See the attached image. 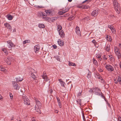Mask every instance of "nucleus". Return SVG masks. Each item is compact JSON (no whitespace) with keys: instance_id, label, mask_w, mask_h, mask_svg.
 <instances>
[{"instance_id":"63","label":"nucleus","mask_w":121,"mask_h":121,"mask_svg":"<svg viewBox=\"0 0 121 121\" xmlns=\"http://www.w3.org/2000/svg\"><path fill=\"white\" fill-rule=\"evenodd\" d=\"M79 8H82L83 9V5L82 6H80L79 7Z\"/></svg>"},{"instance_id":"59","label":"nucleus","mask_w":121,"mask_h":121,"mask_svg":"<svg viewBox=\"0 0 121 121\" xmlns=\"http://www.w3.org/2000/svg\"><path fill=\"white\" fill-rule=\"evenodd\" d=\"M55 113H57L58 112V111L57 110H56L55 111Z\"/></svg>"},{"instance_id":"7","label":"nucleus","mask_w":121,"mask_h":121,"mask_svg":"<svg viewBox=\"0 0 121 121\" xmlns=\"http://www.w3.org/2000/svg\"><path fill=\"white\" fill-rule=\"evenodd\" d=\"M75 30L77 34L79 36H81V32L79 30V27L78 26H77Z\"/></svg>"},{"instance_id":"61","label":"nucleus","mask_w":121,"mask_h":121,"mask_svg":"<svg viewBox=\"0 0 121 121\" xmlns=\"http://www.w3.org/2000/svg\"><path fill=\"white\" fill-rule=\"evenodd\" d=\"M14 119V117H12V118L11 119V120H13Z\"/></svg>"},{"instance_id":"52","label":"nucleus","mask_w":121,"mask_h":121,"mask_svg":"<svg viewBox=\"0 0 121 121\" xmlns=\"http://www.w3.org/2000/svg\"><path fill=\"white\" fill-rule=\"evenodd\" d=\"M103 58L105 60H106L107 59V58L105 56V55L104 56Z\"/></svg>"},{"instance_id":"35","label":"nucleus","mask_w":121,"mask_h":121,"mask_svg":"<svg viewBox=\"0 0 121 121\" xmlns=\"http://www.w3.org/2000/svg\"><path fill=\"white\" fill-rule=\"evenodd\" d=\"M89 6L86 5H83V9H88Z\"/></svg>"},{"instance_id":"49","label":"nucleus","mask_w":121,"mask_h":121,"mask_svg":"<svg viewBox=\"0 0 121 121\" xmlns=\"http://www.w3.org/2000/svg\"><path fill=\"white\" fill-rule=\"evenodd\" d=\"M82 117H83V120L84 121H86L84 115L83 114H82Z\"/></svg>"},{"instance_id":"58","label":"nucleus","mask_w":121,"mask_h":121,"mask_svg":"<svg viewBox=\"0 0 121 121\" xmlns=\"http://www.w3.org/2000/svg\"><path fill=\"white\" fill-rule=\"evenodd\" d=\"M13 46H11L10 45H9V46H8V48H9V49H10V48H11V47H12Z\"/></svg>"},{"instance_id":"21","label":"nucleus","mask_w":121,"mask_h":121,"mask_svg":"<svg viewBox=\"0 0 121 121\" xmlns=\"http://www.w3.org/2000/svg\"><path fill=\"white\" fill-rule=\"evenodd\" d=\"M7 61L9 62V63H8L9 65H10L11 64V63L10 62L11 61V59H12V58L11 57H7Z\"/></svg>"},{"instance_id":"54","label":"nucleus","mask_w":121,"mask_h":121,"mask_svg":"<svg viewBox=\"0 0 121 121\" xmlns=\"http://www.w3.org/2000/svg\"><path fill=\"white\" fill-rule=\"evenodd\" d=\"M96 57L98 58H99L100 57H101V56L100 55L97 56Z\"/></svg>"},{"instance_id":"44","label":"nucleus","mask_w":121,"mask_h":121,"mask_svg":"<svg viewBox=\"0 0 121 121\" xmlns=\"http://www.w3.org/2000/svg\"><path fill=\"white\" fill-rule=\"evenodd\" d=\"M61 84V86L63 87H64L65 86V83L63 81L61 82L60 83Z\"/></svg>"},{"instance_id":"27","label":"nucleus","mask_w":121,"mask_h":121,"mask_svg":"<svg viewBox=\"0 0 121 121\" xmlns=\"http://www.w3.org/2000/svg\"><path fill=\"white\" fill-rule=\"evenodd\" d=\"M16 80L17 81L21 82L23 80V79L22 78H21L20 77H19L16 78Z\"/></svg>"},{"instance_id":"10","label":"nucleus","mask_w":121,"mask_h":121,"mask_svg":"<svg viewBox=\"0 0 121 121\" xmlns=\"http://www.w3.org/2000/svg\"><path fill=\"white\" fill-rule=\"evenodd\" d=\"M98 11L97 10H95L92 12L91 13V15L94 17L97 16L98 14Z\"/></svg>"},{"instance_id":"39","label":"nucleus","mask_w":121,"mask_h":121,"mask_svg":"<svg viewBox=\"0 0 121 121\" xmlns=\"http://www.w3.org/2000/svg\"><path fill=\"white\" fill-rule=\"evenodd\" d=\"M47 14H46L44 12H42V17H44L46 16H47Z\"/></svg>"},{"instance_id":"32","label":"nucleus","mask_w":121,"mask_h":121,"mask_svg":"<svg viewBox=\"0 0 121 121\" xmlns=\"http://www.w3.org/2000/svg\"><path fill=\"white\" fill-rule=\"evenodd\" d=\"M7 43L9 44V45H10L11 46H13V44L12 43V42L10 41L9 40L7 42Z\"/></svg>"},{"instance_id":"13","label":"nucleus","mask_w":121,"mask_h":121,"mask_svg":"<svg viewBox=\"0 0 121 121\" xmlns=\"http://www.w3.org/2000/svg\"><path fill=\"white\" fill-rule=\"evenodd\" d=\"M59 32V35L62 38H63L64 37L65 35L64 32L63 30H61V31H60Z\"/></svg>"},{"instance_id":"37","label":"nucleus","mask_w":121,"mask_h":121,"mask_svg":"<svg viewBox=\"0 0 121 121\" xmlns=\"http://www.w3.org/2000/svg\"><path fill=\"white\" fill-rule=\"evenodd\" d=\"M69 9L68 8H66L65 10H62L63 11L64 13H65L68 11L69 10Z\"/></svg>"},{"instance_id":"53","label":"nucleus","mask_w":121,"mask_h":121,"mask_svg":"<svg viewBox=\"0 0 121 121\" xmlns=\"http://www.w3.org/2000/svg\"><path fill=\"white\" fill-rule=\"evenodd\" d=\"M98 70L100 72H101L103 71V70L100 68H99L98 69Z\"/></svg>"},{"instance_id":"5","label":"nucleus","mask_w":121,"mask_h":121,"mask_svg":"<svg viewBox=\"0 0 121 121\" xmlns=\"http://www.w3.org/2000/svg\"><path fill=\"white\" fill-rule=\"evenodd\" d=\"M31 72L30 73V74L31 75V77L34 79L36 78V77L35 75L33 73V72H34L35 73H35H36V72L33 69H31Z\"/></svg>"},{"instance_id":"42","label":"nucleus","mask_w":121,"mask_h":121,"mask_svg":"<svg viewBox=\"0 0 121 121\" xmlns=\"http://www.w3.org/2000/svg\"><path fill=\"white\" fill-rule=\"evenodd\" d=\"M35 110L36 111L37 110V109H39V106H37L36 105L35 106Z\"/></svg>"},{"instance_id":"25","label":"nucleus","mask_w":121,"mask_h":121,"mask_svg":"<svg viewBox=\"0 0 121 121\" xmlns=\"http://www.w3.org/2000/svg\"><path fill=\"white\" fill-rule=\"evenodd\" d=\"M2 50L5 53V54L6 55H8V52L6 49L3 48L2 49Z\"/></svg>"},{"instance_id":"62","label":"nucleus","mask_w":121,"mask_h":121,"mask_svg":"<svg viewBox=\"0 0 121 121\" xmlns=\"http://www.w3.org/2000/svg\"><path fill=\"white\" fill-rule=\"evenodd\" d=\"M102 97L103 98H105V97L103 95H101Z\"/></svg>"},{"instance_id":"34","label":"nucleus","mask_w":121,"mask_h":121,"mask_svg":"<svg viewBox=\"0 0 121 121\" xmlns=\"http://www.w3.org/2000/svg\"><path fill=\"white\" fill-rule=\"evenodd\" d=\"M5 70L4 68L1 65L0 66V70L1 71H4Z\"/></svg>"},{"instance_id":"50","label":"nucleus","mask_w":121,"mask_h":121,"mask_svg":"<svg viewBox=\"0 0 121 121\" xmlns=\"http://www.w3.org/2000/svg\"><path fill=\"white\" fill-rule=\"evenodd\" d=\"M92 42L93 43H94V44H95V43H96V42L95 41L94 39L92 41Z\"/></svg>"},{"instance_id":"2","label":"nucleus","mask_w":121,"mask_h":121,"mask_svg":"<svg viewBox=\"0 0 121 121\" xmlns=\"http://www.w3.org/2000/svg\"><path fill=\"white\" fill-rule=\"evenodd\" d=\"M22 99L24 101L25 104L28 105H30L29 100L26 95H22Z\"/></svg>"},{"instance_id":"23","label":"nucleus","mask_w":121,"mask_h":121,"mask_svg":"<svg viewBox=\"0 0 121 121\" xmlns=\"http://www.w3.org/2000/svg\"><path fill=\"white\" fill-rule=\"evenodd\" d=\"M46 13L48 15L50 16L51 12L50 10H47L45 11Z\"/></svg>"},{"instance_id":"40","label":"nucleus","mask_w":121,"mask_h":121,"mask_svg":"<svg viewBox=\"0 0 121 121\" xmlns=\"http://www.w3.org/2000/svg\"><path fill=\"white\" fill-rule=\"evenodd\" d=\"M91 0H86L85 1H83L82 2V3H84L86 2H87L88 3L90 2L91 1Z\"/></svg>"},{"instance_id":"46","label":"nucleus","mask_w":121,"mask_h":121,"mask_svg":"<svg viewBox=\"0 0 121 121\" xmlns=\"http://www.w3.org/2000/svg\"><path fill=\"white\" fill-rule=\"evenodd\" d=\"M59 14L60 15H62L64 13H65L62 10L61 11L59 12Z\"/></svg>"},{"instance_id":"15","label":"nucleus","mask_w":121,"mask_h":121,"mask_svg":"<svg viewBox=\"0 0 121 121\" xmlns=\"http://www.w3.org/2000/svg\"><path fill=\"white\" fill-rule=\"evenodd\" d=\"M43 78L44 79L45 81H47L48 80V78H47V76L46 75H45L44 74L42 76Z\"/></svg>"},{"instance_id":"56","label":"nucleus","mask_w":121,"mask_h":121,"mask_svg":"<svg viewBox=\"0 0 121 121\" xmlns=\"http://www.w3.org/2000/svg\"><path fill=\"white\" fill-rule=\"evenodd\" d=\"M96 75L97 76V77H99L100 76V74L99 73H97L96 74Z\"/></svg>"},{"instance_id":"57","label":"nucleus","mask_w":121,"mask_h":121,"mask_svg":"<svg viewBox=\"0 0 121 121\" xmlns=\"http://www.w3.org/2000/svg\"><path fill=\"white\" fill-rule=\"evenodd\" d=\"M59 82H60V83H61V82L62 81V80L61 79H60L59 80Z\"/></svg>"},{"instance_id":"24","label":"nucleus","mask_w":121,"mask_h":121,"mask_svg":"<svg viewBox=\"0 0 121 121\" xmlns=\"http://www.w3.org/2000/svg\"><path fill=\"white\" fill-rule=\"evenodd\" d=\"M93 63L96 66H97L98 64L97 61L95 59H93Z\"/></svg>"},{"instance_id":"47","label":"nucleus","mask_w":121,"mask_h":121,"mask_svg":"<svg viewBox=\"0 0 121 121\" xmlns=\"http://www.w3.org/2000/svg\"><path fill=\"white\" fill-rule=\"evenodd\" d=\"M36 111L37 112H38L40 113H41V111L40 109H37V110H36Z\"/></svg>"},{"instance_id":"6","label":"nucleus","mask_w":121,"mask_h":121,"mask_svg":"<svg viewBox=\"0 0 121 121\" xmlns=\"http://www.w3.org/2000/svg\"><path fill=\"white\" fill-rule=\"evenodd\" d=\"M118 50L116 52L115 49V52L117 56L118 59H119L121 58V54L120 53V52L118 51Z\"/></svg>"},{"instance_id":"16","label":"nucleus","mask_w":121,"mask_h":121,"mask_svg":"<svg viewBox=\"0 0 121 121\" xmlns=\"http://www.w3.org/2000/svg\"><path fill=\"white\" fill-rule=\"evenodd\" d=\"M62 29V27L60 25H58L57 27V31L59 32L60 31H61V30H61Z\"/></svg>"},{"instance_id":"38","label":"nucleus","mask_w":121,"mask_h":121,"mask_svg":"<svg viewBox=\"0 0 121 121\" xmlns=\"http://www.w3.org/2000/svg\"><path fill=\"white\" fill-rule=\"evenodd\" d=\"M36 8H44L45 7L43 6H36Z\"/></svg>"},{"instance_id":"51","label":"nucleus","mask_w":121,"mask_h":121,"mask_svg":"<svg viewBox=\"0 0 121 121\" xmlns=\"http://www.w3.org/2000/svg\"><path fill=\"white\" fill-rule=\"evenodd\" d=\"M9 95H10V98L11 99L12 98H13V95H12V94H11V93H10V94H9Z\"/></svg>"},{"instance_id":"18","label":"nucleus","mask_w":121,"mask_h":121,"mask_svg":"<svg viewBox=\"0 0 121 121\" xmlns=\"http://www.w3.org/2000/svg\"><path fill=\"white\" fill-rule=\"evenodd\" d=\"M42 18L45 21H49L50 20V18L48 17H43Z\"/></svg>"},{"instance_id":"64","label":"nucleus","mask_w":121,"mask_h":121,"mask_svg":"<svg viewBox=\"0 0 121 121\" xmlns=\"http://www.w3.org/2000/svg\"><path fill=\"white\" fill-rule=\"evenodd\" d=\"M119 47H120V46H121V43H119Z\"/></svg>"},{"instance_id":"22","label":"nucleus","mask_w":121,"mask_h":121,"mask_svg":"<svg viewBox=\"0 0 121 121\" xmlns=\"http://www.w3.org/2000/svg\"><path fill=\"white\" fill-rule=\"evenodd\" d=\"M69 66H76V65L75 63H72L70 61L69 62Z\"/></svg>"},{"instance_id":"4","label":"nucleus","mask_w":121,"mask_h":121,"mask_svg":"<svg viewBox=\"0 0 121 121\" xmlns=\"http://www.w3.org/2000/svg\"><path fill=\"white\" fill-rule=\"evenodd\" d=\"M13 85L15 89L17 90H18L20 88V86L17 84L16 82H13Z\"/></svg>"},{"instance_id":"60","label":"nucleus","mask_w":121,"mask_h":121,"mask_svg":"<svg viewBox=\"0 0 121 121\" xmlns=\"http://www.w3.org/2000/svg\"><path fill=\"white\" fill-rule=\"evenodd\" d=\"M56 98L57 100V101L58 100H59L60 99L59 98V97H58L57 96L56 97Z\"/></svg>"},{"instance_id":"31","label":"nucleus","mask_w":121,"mask_h":121,"mask_svg":"<svg viewBox=\"0 0 121 121\" xmlns=\"http://www.w3.org/2000/svg\"><path fill=\"white\" fill-rule=\"evenodd\" d=\"M83 19H84V20H85V21H87L88 20H89L90 19V18L89 17L87 16L86 17H85Z\"/></svg>"},{"instance_id":"26","label":"nucleus","mask_w":121,"mask_h":121,"mask_svg":"<svg viewBox=\"0 0 121 121\" xmlns=\"http://www.w3.org/2000/svg\"><path fill=\"white\" fill-rule=\"evenodd\" d=\"M38 26L40 28H44L45 26L43 24H40Z\"/></svg>"},{"instance_id":"9","label":"nucleus","mask_w":121,"mask_h":121,"mask_svg":"<svg viewBox=\"0 0 121 121\" xmlns=\"http://www.w3.org/2000/svg\"><path fill=\"white\" fill-rule=\"evenodd\" d=\"M108 27L111 30L112 33H115L116 31L115 30L114 27L112 25H108Z\"/></svg>"},{"instance_id":"20","label":"nucleus","mask_w":121,"mask_h":121,"mask_svg":"<svg viewBox=\"0 0 121 121\" xmlns=\"http://www.w3.org/2000/svg\"><path fill=\"white\" fill-rule=\"evenodd\" d=\"M8 19L9 20H11L13 18V17L10 14H8L7 15V16Z\"/></svg>"},{"instance_id":"1","label":"nucleus","mask_w":121,"mask_h":121,"mask_svg":"<svg viewBox=\"0 0 121 121\" xmlns=\"http://www.w3.org/2000/svg\"><path fill=\"white\" fill-rule=\"evenodd\" d=\"M113 4L115 11L117 13H119L120 12V6L119 4L118 3L117 0H114Z\"/></svg>"},{"instance_id":"28","label":"nucleus","mask_w":121,"mask_h":121,"mask_svg":"<svg viewBox=\"0 0 121 121\" xmlns=\"http://www.w3.org/2000/svg\"><path fill=\"white\" fill-rule=\"evenodd\" d=\"M30 42V41L29 40H26L25 41H24L23 42V43L24 44H25L26 43H29Z\"/></svg>"},{"instance_id":"19","label":"nucleus","mask_w":121,"mask_h":121,"mask_svg":"<svg viewBox=\"0 0 121 121\" xmlns=\"http://www.w3.org/2000/svg\"><path fill=\"white\" fill-rule=\"evenodd\" d=\"M110 49V45L109 44H107L106 46V50L107 52H108L109 51Z\"/></svg>"},{"instance_id":"11","label":"nucleus","mask_w":121,"mask_h":121,"mask_svg":"<svg viewBox=\"0 0 121 121\" xmlns=\"http://www.w3.org/2000/svg\"><path fill=\"white\" fill-rule=\"evenodd\" d=\"M39 49V45H36L34 47V51L35 52H38Z\"/></svg>"},{"instance_id":"36","label":"nucleus","mask_w":121,"mask_h":121,"mask_svg":"<svg viewBox=\"0 0 121 121\" xmlns=\"http://www.w3.org/2000/svg\"><path fill=\"white\" fill-rule=\"evenodd\" d=\"M117 81L120 84V82H121V77H119L118 78Z\"/></svg>"},{"instance_id":"8","label":"nucleus","mask_w":121,"mask_h":121,"mask_svg":"<svg viewBox=\"0 0 121 121\" xmlns=\"http://www.w3.org/2000/svg\"><path fill=\"white\" fill-rule=\"evenodd\" d=\"M4 25L5 27L7 28L8 29H9L11 30H12L11 26H10L9 24L8 23H4Z\"/></svg>"},{"instance_id":"48","label":"nucleus","mask_w":121,"mask_h":121,"mask_svg":"<svg viewBox=\"0 0 121 121\" xmlns=\"http://www.w3.org/2000/svg\"><path fill=\"white\" fill-rule=\"evenodd\" d=\"M96 78H99V79H100L101 80H103V79H102V78L100 76H99V77H97Z\"/></svg>"},{"instance_id":"17","label":"nucleus","mask_w":121,"mask_h":121,"mask_svg":"<svg viewBox=\"0 0 121 121\" xmlns=\"http://www.w3.org/2000/svg\"><path fill=\"white\" fill-rule=\"evenodd\" d=\"M81 101L82 99H78L76 100L77 103L78 104H79L80 106L81 105Z\"/></svg>"},{"instance_id":"14","label":"nucleus","mask_w":121,"mask_h":121,"mask_svg":"<svg viewBox=\"0 0 121 121\" xmlns=\"http://www.w3.org/2000/svg\"><path fill=\"white\" fill-rule=\"evenodd\" d=\"M58 43L59 45L60 46H63L64 44V43L63 41H61L60 39H58Z\"/></svg>"},{"instance_id":"33","label":"nucleus","mask_w":121,"mask_h":121,"mask_svg":"<svg viewBox=\"0 0 121 121\" xmlns=\"http://www.w3.org/2000/svg\"><path fill=\"white\" fill-rule=\"evenodd\" d=\"M57 101V102L58 103V105L60 108H61V103L60 102V99L58 100Z\"/></svg>"},{"instance_id":"45","label":"nucleus","mask_w":121,"mask_h":121,"mask_svg":"<svg viewBox=\"0 0 121 121\" xmlns=\"http://www.w3.org/2000/svg\"><path fill=\"white\" fill-rule=\"evenodd\" d=\"M52 46L54 49H56L57 48V46L55 44L53 45Z\"/></svg>"},{"instance_id":"55","label":"nucleus","mask_w":121,"mask_h":121,"mask_svg":"<svg viewBox=\"0 0 121 121\" xmlns=\"http://www.w3.org/2000/svg\"><path fill=\"white\" fill-rule=\"evenodd\" d=\"M118 119L119 121H121V117H119L118 118Z\"/></svg>"},{"instance_id":"43","label":"nucleus","mask_w":121,"mask_h":121,"mask_svg":"<svg viewBox=\"0 0 121 121\" xmlns=\"http://www.w3.org/2000/svg\"><path fill=\"white\" fill-rule=\"evenodd\" d=\"M82 93V91L81 92H80L78 94L77 96H81V94Z\"/></svg>"},{"instance_id":"30","label":"nucleus","mask_w":121,"mask_h":121,"mask_svg":"<svg viewBox=\"0 0 121 121\" xmlns=\"http://www.w3.org/2000/svg\"><path fill=\"white\" fill-rule=\"evenodd\" d=\"M42 12H38V16L39 17H42Z\"/></svg>"},{"instance_id":"29","label":"nucleus","mask_w":121,"mask_h":121,"mask_svg":"<svg viewBox=\"0 0 121 121\" xmlns=\"http://www.w3.org/2000/svg\"><path fill=\"white\" fill-rule=\"evenodd\" d=\"M75 18L74 17V16H70V17H69L68 20L69 21H71L72 20H73Z\"/></svg>"},{"instance_id":"41","label":"nucleus","mask_w":121,"mask_h":121,"mask_svg":"<svg viewBox=\"0 0 121 121\" xmlns=\"http://www.w3.org/2000/svg\"><path fill=\"white\" fill-rule=\"evenodd\" d=\"M107 105L108 107L111 108V107L110 105V104L108 102H107Z\"/></svg>"},{"instance_id":"12","label":"nucleus","mask_w":121,"mask_h":121,"mask_svg":"<svg viewBox=\"0 0 121 121\" xmlns=\"http://www.w3.org/2000/svg\"><path fill=\"white\" fill-rule=\"evenodd\" d=\"M35 103H36L37 106H41V103L39 100L38 99L36 98H35Z\"/></svg>"},{"instance_id":"3","label":"nucleus","mask_w":121,"mask_h":121,"mask_svg":"<svg viewBox=\"0 0 121 121\" xmlns=\"http://www.w3.org/2000/svg\"><path fill=\"white\" fill-rule=\"evenodd\" d=\"M106 68L109 71H112L114 70V68L113 67L109 65H106Z\"/></svg>"}]
</instances>
